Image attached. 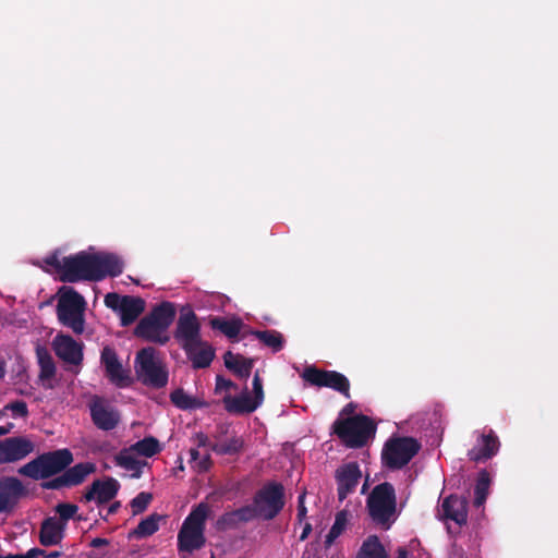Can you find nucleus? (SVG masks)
<instances>
[{
	"instance_id": "09e8293b",
	"label": "nucleus",
	"mask_w": 558,
	"mask_h": 558,
	"mask_svg": "<svg viewBox=\"0 0 558 558\" xmlns=\"http://www.w3.org/2000/svg\"><path fill=\"white\" fill-rule=\"evenodd\" d=\"M307 514V509L305 507V493H302L298 497V513H296V520L301 524Z\"/></svg>"
},
{
	"instance_id": "aec40b11",
	"label": "nucleus",
	"mask_w": 558,
	"mask_h": 558,
	"mask_svg": "<svg viewBox=\"0 0 558 558\" xmlns=\"http://www.w3.org/2000/svg\"><path fill=\"white\" fill-rule=\"evenodd\" d=\"M500 442L494 430L482 434L477 439V446L469 450L468 457L471 461L483 462L492 459L499 451Z\"/></svg>"
},
{
	"instance_id": "79ce46f5",
	"label": "nucleus",
	"mask_w": 558,
	"mask_h": 558,
	"mask_svg": "<svg viewBox=\"0 0 558 558\" xmlns=\"http://www.w3.org/2000/svg\"><path fill=\"white\" fill-rule=\"evenodd\" d=\"M234 511L238 515V521H240V523L250 522L256 518H260V514H259L257 507L255 506L254 502L251 505H246L241 508H238Z\"/></svg>"
},
{
	"instance_id": "a18cd8bd",
	"label": "nucleus",
	"mask_w": 558,
	"mask_h": 558,
	"mask_svg": "<svg viewBox=\"0 0 558 558\" xmlns=\"http://www.w3.org/2000/svg\"><path fill=\"white\" fill-rule=\"evenodd\" d=\"M44 263L47 266L52 267L56 270V272L59 275V279L61 280V276L64 275V268H63L64 257L60 258L59 254L57 252H54V253L46 256L44 258Z\"/></svg>"
},
{
	"instance_id": "37998d69",
	"label": "nucleus",
	"mask_w": 558,
	"mask_h": 558,
	"mask_svg": "<svg viewBox=\"0 0 558 558\" xmlns=\"http://www.w3.org/2000/svg\"><path fill=\"white\" fill-rule=\"evenodd\" d=\"M239 524L240 521H238V515L234 510L223 513L217 520V529L221 531L235 529Z\"/></svg>"
},
{
	"instance_id": "052dcab7",
	"label": "nucleus",
	"mask_w": 558,
	"mask_h": 558,
	"mask_svg": "<svg viewBox=\"0 0 558 558\" xmlns=\"http://www.w3.org/2000/svg\"><path fill=\"white\" fill-rule=\"evenodd\" d=\"M62 555L61 551H50L49 554H46L43 556L44 558H59Z\"/></svg>"
},
{
	"instance_id": "bf43d9fd",
	"label": "nucleus",
	"mask_w": 558,
	"mask_h": 558,
	"mask_svg": "<svg viewBox=\"0 0 558 558\" xmlns=\"http://www.w3.org/2000/svg\"><path fill=\"white\" fill-rule=\"evenodd\" d=\"M190 457L192 462H196L199 459V452L195 448L190 449Z\"/></svg>"
},
{
	"instance_id": "864d4df0",
	"label": "nucleus",
	"mask_w": 558,
	"mask_h": 558,
	"mask_svg": "<svg viewBox=\"0 0 558 558\" xmlns=\"http://www.w3.org/2000/svg\"><path fill=\"white\" fill-rule=\"evenodd\" d=\"M229 432V426L226 424H220L217 426V429L214 434V438L216 441H222V437L226 436Z\"/></svg>"
},
{
	"instance_id": "e433bc0d",
	"label": "nucleus",
	"mask_w": 558,
	"mask_h": 558,
	"mask_svg": "<svg viewBox=\"0 0 558 558\" xmlns=\"http://www.w3.org/2000/svg\"><path fill=\"white\" fill-rule=\"evenodd\" d=\"M348 514L347 510L337 512L335 522L326 535V546H330L342 534L348 523Z\"/></svg>"
},
{
	"instance_id": "c9c22d12",
	"label": "nucleus",
	"mask_w": 558,
	"mask_h": 558,
	"mask_svg": "<svg viewBox=\"0 0 558 558\" xmlns=\"http://www.w3.org/2000/svg\"><path fill=\"white\" fill-rule=\"evenodd\" d=\"M490 485V476L489 473L483 469L478 472V476L476 480V484L474 487V506L481 507L487 499L488 490Z\"/></svg>"
},
{
	"instance_id": "20e7f679",
	"label": "nucleus",
	"mask_w": 558,
	"mask_h": 558,
	"mask_svg": "<svg viewBox=\"0 0 558 558\" xmlns=\"http://www.w3.org/2000/svg\"><path fill=\"white\" fill-rule=\"evenodd\" d=\"M371 519L384 529H389L396 520L397 497L393 485L384 482L376 485L366 500Z\"/></svg>"
},
{
	"instance_id": "58836bf2",
	"label": "nucleus",
	"mask_w": 558,
	"mask_h": 558,
	"mask_svg": "<svg viewBox=\"0 0 558 558\" xmlns=\"http://www.w3.org/2000/svg\"><path fill=\"white\" fill-rule=\"evenodd\" d=\"M171 402L181 410L195 409L197 407L196 399L185 393L182 388H178L170 393Z\"/></svg>"
},
{
	"instance_id": "5701e85b",
	"label": "nucleus",
	"mask_w": 558,
	"mask_h": 558,
	"mask_svg": "<svg viewBox=\"0 0 558 558\" xmlns=\"http://www.w3.org/2000/svg\"><path fill=\"white\" fill-rule=\"evenodd\" d=\"M134 335L146 341L166 344L170 337L163 332L147 315L140 320L134 329Z\"/></svg>"
},
{
	"instance_id": "bb28decb",
	"label": "nucleus",
	"mask_w": 558,
	"mask_h": 558,
	"mask_svg": "<svg viewBox=\"0 0 558 558\" xmlns=\"http://www.w3.org/2000/svg\"><path fill=\"white\" fill-rule=\"evenodd\" d=\"M225 366L240 379H247L252 373L254 361L240 354L227 351L223 355Z\"/></svg>"
},
{
	"instance_id": "603ef678",
	"label": "nucleus",
	"mask_w": 558,
	"mask_h": 558,
	"mask_svg": "<svg viewBox=\"0 0 558 558\" xmlns=\"http://www.w3.org/2000/svg\"><path fill=\"white\" fill-rule=\"evenodd\" d=\"M14 555H15L16 558H37L38 556H44L45 555V550L40 549V548H37V547H34V548H31L25 554H14Z\"/></svg>"
},
{
	"instance_id": "dca6fc26",
	"label": "nucleus",
	"mask_w": 558,
	"mask_h": 558,
	"mask_svg": "<svg viewBox=\"0 0 558 558\" xmlns=\"http://www.w3.org/2000/svg\"><path fill=\"white\" fill-rule=\"evenodd\" d=\"M34 449V442L23 436H14L0 440V464L23 460L32 453Z\"/></svg>"
},
{
	"instance_id": "680f3d73",
	"label": "nucleus",
	"mask_w": 558,
	"mask_h": 558,
	"mask_svg": "<svg viewBox=\"0 0 558 558\" xmlns=\"http://www.w3.org/2000/svg\"><path fill=\"white\" fill-rule=\"evenodd\" d=\"M11 427H12V424H10L8 427L0 426V436L8 434L10 432Z\"/></svg>"
},
{
	"instance_id": "de8ad7c7",
	"label": "nucleus",
	"mask_w": 558,
	"mask_h": 558,
	"mask_svg": "<svg viewBox=\"0 0 558 558\" xmlns=\"http://www.w3.org/2000/svg\"><path fill=\"white\" fill-rule=\"evenodd\" d=\"M253 393H254L253 399L256 402H258L260 405L264 401V390H263V381H262V378H260L258 372L255 373L254 378H253Z\"/></svg>"
},
{
	"instance_id": "f8f14e48",
	"label": "nucleus",
	"mask_w": 558,
	"mask_h": 558,
	"mask_svg": "<svg viewBox=\"0 0 558 558\" xmlns=\"http://www.w3.org/2000/svg\"><path fill=\"white\" fill-rule=\"evenodd\" d=\"M95 471V464L90 462L77 463L66 468L61 475L41 483V487L48 490H58L82 484L87 475Z\"/></svg>"
},
{
	"instance_id": "4468645a",
	"label": "nucleus",
	"mask_w": 558,
	"mask_h": 558,
	"mask_svg": "<svg viewBox=\"0 0 558 558\" xmlns=\"http://www.w3.org/2000/svg\"><path fill=\"white\" fill-rule=\"evenodd\" d=\"M89 411L93 423L101 430H112L120 422L119 411L98 396L90 400Z\"/></svg>"
},
{
	"instance_id": "4be33fe9",
	"label": "nucleus",
	"mask_w": 558,
	"mask_h": 558,
	"mask_svg": "<svg viewBox=\"0 0 558 558\" xmlns=\"http://www.w3.org/2000/svg\"><path fill=\"white\" fill-rule=\"evenodd\" d=\"M65 524L59 523L56 518L43 521L39 531V542L43 546H53L61 543L64 536Z\"/></svg>"
},
{
	"instance_id": "6e6552de",
	"label": "nucleus",
	"mask_w": 558,
	"mask_h": 558,
	"mask_svg": "<svg viewBox=\"0 0 558 558\" xmlns=\"http://www.w3.org/2000/svg\"><path fill=\"white\" fill-rule=\"evenodd\" d=\"M153 347L143 348L136 354L135 368L142 381L153 388H162L168 383L167 369L155 359Z\"/></svg>"
},
{
	"instance_id": "9b49d317",
	"label": "nucleus",
	"mask_w": 558,
	"mask_h": 558,
	"mask_svg": "<svg viewBox=\"0 0 558 558\" xmlns=\"http://www.w3.org/2000/svg\"><path fill=\"white\" fill-rule=\"evenodd\" d=\"M173 337L183 351H190L191 345L202 343L201 324L193 311L180 314Z\"/></svg>"
},
{
	"instance_id": "9d476101",
	"label": "nucleus",
	"mask_w": 558,
	"mask_h": 558,
	"mask_svg": "<svg viewBox=\"0 0 558 558\" xmlns=\"http://www.w3.org/2000/svg\"><path fill=\"white\" fill-rule=\"evenodd\" d=\"M302 378L312 386L331 388L345 398H350V381L337 371H324L316 366H307L303 371Z\"/></svg>"
},
{
	"instance_id": "1a4fd4ad",
	"label": "nucleus",
	"mask_w": 558,
	"mask_h": 558,
	"mask_svg": "<svg viewBox=\"0 0 558 558\" xmlns=\"http://www.w3.org/2000/svg\"><path fill=\"white\" fill-rule=\"evenodd\" d=\"M253 501L260 518L272 520L284 507V487L281 483L269 482L255 493Z\"/></svg>"
},
{
	"instance_id": "423d86ee",
	"label": "nucleus",
	"mask_w": 558,
	"mask_h": 558,
	"mask_svg": "<svg viewBox=\"0 0 558 558\" xmlns=\"http://www.w3.org/2000/svg\"><path fill=\"white\" fill-rule=\"evenodd\" d=\"M333 433L348 448H362L376 433V425L366 415L338 418L332 425Z\"/></svg>"
},
{
	"instance_id": "ea45409f",
	"label": "nucleus",
	"mask_w": 558,
	"mask_h": 558,
	"mask_svg": "<svg viewBox=\"0 0 558 558\" xmlns=\"http://www.w3.org/2000/svg\"><path fill=\"white\" fill-rule=\"evenodd\" d=\"M153 500V494L147 492H141L131 501L130 507L132 514L137 515L143 513Z\"/></svg>"
},
{
	"instance_id": "cd10ccee",
	"label": "nucleus",
	"mask_w": 558,
	"mask_h": 558,
	"mask_svg": "<svg viewBox=\"0 0 558 558\" xmlns=\"http://www.w3.org/2000/svg\"><path fill=\"white\" fill-rule=\"evenodd\" d=\"M209 326L214 330H219L227 338L233 341L238 339V336L243 327V322L239 317L227 319L221 316H214L209 319Z\"/></svg>"
},
{
	"instance_id": "72a5a7b5",
	"label": "nucleus",
	"mask_w": 558,
	"mask_h": 558,
	"mask_svg": "<svg viewBox=\"0 0 558 558\" xmlns=\"http://www.w3.org/2000/svg\"><path fill=\"white\" fill-rule=\"evenodd\" d=\"M251 333L274 352H279L283 348V336L277 330H252Z\"/></svg>"
},
{
	"instance_id": "a878e982",
	"label": "nucleus",
	"mask_w": 558,
	"mask_h": 558,
	"mask_svg": "<svg viewBox=\"0 0 558 558\" xmlns=\"http://www.w3.org/2000/svg\"><path fill=\"white\" fill-rule=\"evenodd\" d=\"M123 303L119 313L121 326L133 324L145 311V301L138 296L123 295Z\"/></svg>"
},
{
	"instance_id": "774afa93",
	"label": "nucleus",
	"mask_w": 558,
	"mask_h": 558,
	"mask_svg": "<svg viewBox=\"0 0 558 558\" xmlns=\"http://www.w3.org/2000/svg\"><path fill=\"white\" fill-rule=\"evenodd\" d=\"M211 558H214V557H211Z\"/></svg>"
},
{
	"instance_id": "69168bd1",
	"label": "nucleus",
	"mask_w": 558,
	"mask_h": 558,
	"mask_svg": "<svg viewBox=\"0 0 558 558\" xmlns=\"http://www.w3.org/2000/svg\"><path fill=\"white\" fill-rule=\"evenodd\" d=\"M366 487H367V484H364V485H363V488H362V493H365Z\"/></svg>"
},
{
	"instance_id": "f03ea898",
	"label": "nucleus",
	"mask_w": 558,
	"mask_h": 558,
	"mask_svg": "<svg viewBox=\"0 0 558 558\" xmlns=\"http://www.w3.org/2000/svg\"><path fill=\"white\" fill-rule=\"evenodd\" d=\"M209 506L205 502L194 507L189 515L184 519L182 526L178 533V550L179 553L192 554L204 547L205 523L209 514Z\"/></svg>"
},
{
	"instance_id": "c85d7f7f",
	"label": "nucleus",
	"mask_w": 558,
	"mask_h": 558,
	"mask_svg": "<svg viewBox=\"0 0 558 558\" xmlns=\"http://www.w3.org/2000/svg\"><path fill=\"white\" fill-rule=\"evenodd\" d=\"M163 520H166V515L159 513L149 514L129 533V538L142 539L151 536L159 530V523Z\"/></svg>"
},
{
	"instance_id": "2f4dec72",
	"label": "nucleus",
	"mask_w": 558,
	"mask_h": 558,
	"mask_svg": "<svg viewBox=\"0 0 558 558\" xmlns=\"http://www.w3.org/2000/svg\"><path fill=\"white\" fill-rule=\"evenodd\" d=\"M357 558H387V553L378 536H368L357 554Z\"/></svg>"
},
{
	"instance_id": "0eeeda50",
	"label": "nucleus",
	"mask_w": 558,
	"mask_h": 558,
	"mask_svg": "<svg viewBox=\"0 0 558 558\" xmlns=\"http://www.w3.org/2000/svg\"><path fill=\"white\" fill-rule=\"evenodd\" d=\"M421 444L412 437H397L388 440L383 449L384 464L391 470L405 466L420 451Z\"/></svg>"
},
{
	"instance_id": "393cba45",
	"label": "nucleus",
	"mask_w": 558,
	"mask_h": 558,
	"mask_svg": "<svg viewBox=\"0 0 558 558\" xmlns=\"http://www.w3.org/2000/svg\"><path fill=\"white\" fill-rule=\"evenodd\" d=\"M222 401L227 412L232 414H248L259 407L246 390L238 397L227 395Z\"/></svg>"
},
{
	"instance_id": "338daca9",
	"label": "nucleus",
	"mask_w": 558,
	"mask_h": 558,
	"mask_svg": "<svg viewBox=\"0 0 558 558\" xmlns=\"http://www.w3.org/2000/svg\"><path fill=\"white\" fill-rule=\"evenodd\" d=\"M0 558H4V556H1V555H0Z\"/></svg>"
},
{
	"instance_id": "2eb2a0df",
	"label": "nucleus",
	"mask_w": 558,
	"mask_h": 558,
	"mask_svg": "<svg viewBox=\"0 0 558 558\" xmlns=\"http://www.w3.org/2000/svg\"><path fill=\"white\" fill-rule=\"evenodd\" d=\"M362 472L357 462H348L340 465L335 472L339 501H343L353 494L360 483Z\"/></svg>"
},
{
	"instance_id": "c756f323",
	"label": "nucleus",
	"mask_w": 558,
	"mask_h": 558,
	"mask_svg": "<svg viewBox=\"0 0 558 558\" xmlns=\"http://www.w3.org/2000/svg\"><path fill=\"white\" fill-rule=\"evenodd\" d=\"M148 316L161 330H163V332H166L174 320L175 307L171 302L166 301L155 306Z\"/></svg>"
},
{
	"instance_id": "473e14b6",
	"label": "nucleus",
	"mask_w": 558,
	"mask_h": 558,
	"mask_svg": "<svg viewBox=\"0 0 558 558\" xmlns=\"http://www.w3.org/2000/svg\"><path fill=\"white\" fill-rule=\"evenodd\" d=\"M117 465L133 472L132 477L140 478L142 475V469L146 462L137 460L129 453L128 449L120 451L116 458Z\"/></svg>"
},
{
	"instance_id": "412c9836",
	"label": "nucleus",
	"mask_w": 558,
	"mask_h": 558,
	"mask_svg": "<svg viewBox=\"0 0 558 558\" xmlns=\"http://www.w3.org/2000/svg\"><path fill=\"white\" fill-rule=\"evenodd\" d=\"M441 519L451 520L458 525L468 521V500L464 497L449 495L441 502Z\"/></svg>"
},
{
	"instance_id": "e2e57ef3",
	"label": "nucleus",
	"mask_w": 558,
	"mask_h": 558,
	"mask_svg": "<svg viewBox=\"0 0 558 558\" xmlns=\"http://www.w3.org/2000/svg\"><path fill=\"white\" fill-rule=\"evenodd\" d=\"M398 558H408V553L404 548H399Z\"/></svg>"
},
{
	"instance_id": "4d7b16f0",
	"label": "nucleus",
	"mask_w": 558,
	"mask_h": 558,
	"mask_svg": "<svg viewBox=\"0 0 558 558\" xmlns=\"http://www.w3.org/2000/svg\"><path fill=\"white\" fill-rule=\"evenodd\" d=\"M311 532H312V524L308 522L304 523L303 531L300 535V541L301 542L305 541Z\"/></svg>"
},
{
	"instance_id": "0e129e2a",
	"label": "nucleus",
	"mask_w": 558,
	"mask_h": 558,
	"mask_svg": "<svg viewBox=\"0 0 558 558\" xmlns=\"http://www.w3.org/2000/svg\"><path fill=\"white\" fill-rule=\"evenodd\" d=\"M4 558H16L14 554H9L7 556H4Z\"/></svg>"
},
{
	"instance_id": "b1692460",
	"label": "nucleus",
	"mask_w": 558,
	"mask_h": 558,
	"mask_svg": "<svg viewBox=\"0 0 558 558\" xmlns=\"http://www.w3.org/2000/svg\"><path fill=\"white\" fill-rule=\"evenodd\" d=\"M184 352L195 369L209 367L216 356L213 345L203 340L201 344L191 345L190 351Z\"/></svg>"
},
{
	"instance_id": "49530a36",
	"label": "nucleus",
	"mask_w": 558,
	"mask_h": 558,
	"mask_svg": "<svg viewBox=\"0 0 558 558\" xmlns=\"http://www.w3.org/2000/svg\"><path fill=\"white\" fill-rule=\"evenodd\" d=\"M123 296L119 295L118 293L110 292L105 295V305L112 311H116L120 313L122 303H123Z\"/></svg>"
},
{
	"instance_id": "c03bdc74",
	"label": "nucleus",
	"mask_w": 558,
	"mask_h": 558,
	"mask_svg": "<svg viewBox=\"0 0 558 558\" xmlns=\"http://www.w3.org/2000/svg\"><path fill=\"white\" fill-rule=\"evenodd\" d=\"M4 410L11 411L13 418H26L29 414L27 404L23 400H15L13 402L8 403L4 407Z\"/></svg>"
},
{
	"instance_id": "ddd939ff",
	"label": "nucleus",
	"mask_w": 558,
	"mask_h": 558,
	"mask_svg": "<svg viewBox=\"0 0 558 558\" xmlns=\"http://www.w3.org/2000/svg\"><path fill=\"white\" fill-rule=\"evenodd\" d=\"M100 362L105 368L106 377L118 388L131 386L130 371L124 369L116 350L109 345L101 350Z\"/></svg>"
},
{
	"instance_id": "f3484780",
	"label": "nucleus",
	"mask_w": 558,
	"mask_h": 558,
	"mask_svg": "<svg viewBox=\"0 0 558 558\" xmlns=\"http://www.w3.org/2000/svg\"><path fill=\"white\" fill-rule=\"evenodd\" d=\"M27 494V489L17 477L0 478V513L11 512L19 500Z\"/></svg>"
},
{
	"instance_id": "6e6d98bb",
	"label": "nucleus",
	"mask_w": 558,
	"mask_h": 558,
	"mask_svg": "<svg viewBox=\"0 0 558 558\" xmlns=\"http://www.w3.org/2000/svg\"><path fill=\"white\" fill-rule=\"evenodd\" d=\"M108 544H109V541L107 538H101V537L93 538L90 542V546L93 548H99L102 546H107Z\"/></svg>"
},
{
	"instance_id": "a211bd4d",
	"label": "nucleus",
	"mask_w": 558,
	"mask_h": 558,
	"mask_svg": "<svg viewBox=\"0 0 558 558\" xmlns=\"http://www.w3.org/2000/svg\"><path fill=\"white\" fill-rule=\"evenodd\" d=\"M56 355L63 362L80 366L83 362V345L71 336L59 333L52 341Z\"/></svg>"
},
{
	"instance_id": "5fc2aeb1",
	"label": "nucleus",
	"mask_w": 558,
	"mask_h": 558,
	"mask_svg": "<svg viewBox=\"0 0 558 558\" xmlns=\"http://www.w3.org/2000/svg\"><path fill=\"white\" fill-rule=\"evenodd\" d=\"M210 464H211L210 457H209V454H207L197 462L198 471L199 472L207 471L209 469Z\"/></svg>"
},
{
	"instance_id": "7ed1b4c3",
	"label": "nucleus",
	"mask_w": 558,
	"mask_h": 558,
	"mask_svg": "<svg viewBox=\"0 0 558 558\" xmlns=\"http://www.w3.org/2000/svg\"><path fill=\"white\" fill-rule=\"evenodd\" d=\"M73 462L72 452L58 449L39 454L19 469V474L32 480H48L63 472Z\"/></svg>"
},
{
	"instance_id": "f257e3e1",
	"label": "nucleus",
	"mask_w": 558,
	"mask_h": 558,
	"mask_svg": "<svg viewBox=\"0 0 558 558\" xmlns=\"http://www.w3.org/2000/svg\"><path fill=\"white\" fill-rule=\"evenodd\" d=\"M64 275L61 282L100 281L106 277H118L123 272V262L112 253H87L85 251L64 256Z\"/></svg>"
},
{
	"instance_id": "3c124183",
	"label": "nucleus",
	"mask_w": 558,
	"mask_h": 558,
	"mask_svg": "<svg viewBox=\"0 0 558 558\" xmlns=\"http://www.w3.org/2000/svg\"><path fill=\"white\" fill-rule=\"evenodd\" d=\"M193 441L195 442V445L197 447H207L210 445H213L210 441H209V438L206 434L199 432V433H196L193 437Z\"/></svg>"
},
{
	"instance_id": "f704fd0d",
	"label": "nucleus",
	"mask_w": 558,
	"mask_h": 558,
	"mask_svg": "<svg viewBox=\"0 0 558 558\" xmlns=\"http://www.w3.org/2000/svg\"><path fill=\"white\" fill-rule=\"evenodd\" d=\"M161 445L159 440L153 436H147L134 445L131 446L130 450L135 451L137 454L151 458L161 451Z\"/></svg>"
},
{
	"instance_id": "8fccbe9b",
	"label": "nucleus",
	"mask_w": 558,
	"mask_h": 558,
	"mask_svg": "<svg viewBox=\"0 0 558 558\" xmlns=\"http://www.w3.org/2000/svg\"><path fill=\"white\" fill-rule=\"evenodd\" d=\"M231 388H236V385L232 380L227 379L221 375L216 376V391L228 390Z\"/></svg>"
},
{
	"instance_id": "39448f33",
	"label": "nucleus",
	"mask_w": 558,
	"mask_h": 558,
	"mask_svg": "<svg viewBox=\"0 0 558 558\" xmlns=\"http://www.w3.org/2000/svg\"><path fill=\"white\" fill-rule=\"evenodd\" d=\"M57 316L60 324L81 335L85 328L84 313L86 301L74 288L63 286L59 289Z\"/></svg>"
},
{
	"instance_id": "4c0bfd02",
	"label": "nucleus",
	"mask_w": 558,
	"mask_h": 558,
	"mask_svg": "<svg viewBox=\"0 0 558 558\" xmlns=\"http://www.w3.org/2000/svg\"><path fill=\"white\" fill-rule=\"evenodd\" d=\"M39 379L44 383L43 385L45 388L52 389L53 385L51 383H45L46 380H50L56 375V365L52 357L49 354L39 356Z\"/></svg>"
},
{
	"instance_id": "7c9ffc66",
	"label": "nucleus",
	"mask_w": 558,
	"mask_h": 558,
	"mask_svg": "<svg viewBox=\"0 0 558 558\" xmlns=\"http://www.w3.org/2000/svg\"><path fill=\"white\" fill-rule=\"evenodd\" d=\"M244 448V440L242 437L232 435L230 438L222 441H215L210 445V449L220 456H233L240 453Z\"/></svg>"
},
{
	"instance_id": "13d9d810",
	"label": "nucleus",
	"mask_w": 558,
	"mask_h": 558,
	"mask_svg": "<svg viewBox=\"0 0 558 558\" xmlns=\"http://www.w3.org/2000/svg\"><path fill=\"white\" fill-rule=\"evenodd\" d=\"M121 507V504L120 501H114L112 502L109 508H108V514H114L118 512V510L120 509Z\"/></svg>"
},
{
	"instance_id": "a19ab883",
	"label": "nucleus",
	"mask_w": 558,
	"mask_h": 558,
	"mask_svg": "<svg viewBox=\"0 0 558 558\" xmlns=\"http://www.w3.org/2000/svg\"><path fill=\"white\" fill-rule=\"evenodd\" d=\"M78 507L74 504L69 502H62L57 505L56 512L59 514V523H63L66 525V522L70 519L75 518V514L77 513Z\"/></svg>"
},
{
	"instance_id": "6ab92c4d",
	"label": "nucleus",
	"mask_w": 558,
	"mask_h": 558,
	"mask_svg": "<svg viewBox=\"0 0 558 558\" xmlns=\"http://www.w3.org/2000/svg\"><path fill=\"white\" fill-rule=\"evenodd\" d=\"M120 489L119 482L113 477L95 480L82 497V501H96L98 505L112 500Z\"/></svg>"
}]
</instances>
